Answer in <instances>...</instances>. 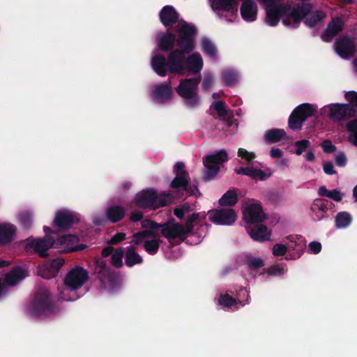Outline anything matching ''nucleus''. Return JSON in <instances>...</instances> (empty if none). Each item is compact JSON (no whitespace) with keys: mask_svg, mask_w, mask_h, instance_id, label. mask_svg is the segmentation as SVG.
<instances>
[{"mask_svg":"<svg viewBox=\"0 0 357 357\" xmlns=\"http://www.w3.org/2000/svg\"><path fill=\"white\" fill-rule=\"evenodd\" d=\"M176 29L178 38L176 41L179 50L172 52L167 61L161 54H156L151 60L153 69L162 77L165 76L167 71L174 74H183L188 70L196 74L203 68L204 61L199 53H192L187 59L183 55L195 47V28L185 22H179Z\"/></svg>","mask_w":357,"mask_h":357,"instance_id":"1","label":"nucleus"},{"mask_svg":"<svg viewBox=\"0 0 357 357\" xmlns=\"http://www.w3.org/2000/svg\"><path fill=\"white\" fill-rule=\"evenodd\" d=\"M123 250L119 248L115 250L112 255V264L116 267H120L123 264Z\"/></svg>","mask_w":357,"mask_h":357,"instance_id":"41","label":"nucleus"},{"mask_svg":"<svg viewBox=\"0 0 357 357\" xmlns=\"http://www.w3.org/2000/svg\"><path fill=\"white\" fill-rule=\"evenodd\" d=\"M126 234L124 233H118L111 238L108 241L111 244H116L125 239Z\"/></svg>","mask_w":357,"mask_h":357,"instance_id":"54","label":"nucleus"},{"mask_svg":"<svg viewBox=\"0 0 357 357\" xmlns=\"http://www.w3.org/2000/svg\"><path fill=\"white\" fill-rule=\"evenodd\" d=\"M227 154L224 150L204 157L203 163L205 167V178L206 179L213 178L220 171V165L227 161Z\"/></svg>","mask_w":357,"mask_h":357,"instance_id":"10","label":"nucleus"},{"mask_svg":"<svg viewBox=\"0 0 357 357\" xmlns=\"http://www.w3.org/2000/svg\"><path fill=\"white\" fill-rule=\"evenodd\" d=\"M321 147L325 153H333L336 150V147L330 140H325L321 143Z\"/></svg>","mask_w":357,"mask_h":357,"instance_id":"46","label":"nucleus"},{"mask_svg":"<svg viewBox=\"0 0 357 357\" xmlns=\"http://www.w3.org/2000/svg\"><path fill=\"white\" fill-rule=\"evenodd\" d=\"M17 227L15 225L3 222H0V245L12 242L16 236Z\"/></svg>","mask_w":357,"mask_h":357,"instance_id":"18","label":"nucleus"},{"mask_svg":"<svg viewBox=\"0 0 357 357\" xmlns=\"http://www.w3.org/2000/svg\"><path fill=\"white\" fill-rule=\"evenodd\" d=\"M199 84L197 79H189L183 80L177 87V93L185 100V104L189 107L198 105L199 98L196 93Z\"/></svg>","mask_w":357,"mask_h":357,"instance_id":"8","label":"nucleus"},{"mask_svg":"<svg viewBox=\"0 0 357 357\" xmlns=\"http://www.w3.org/2000/svg\"><path fill=\"white\" fill-rule=\"evenodd\" d=\"M259 2L266 5L265 11L266 12V8L269 6L279 7L281 6H290L289 4H275L278 0H258ZM266 17H265V20Z\"/></svg>","mask_w":357,"mask_h":357,"instance_id":"55","label":"nucleus"},{"mask_svg":"<svg viewBox=\"0 0 357 357\" xmlns=\"http://www.w3.org/2000/svg\"><path fill=\"white\" fill-rule=\"evenodd\" d=\"M310 4L298 6H269L266 8V23L268 26H275L280 20L283 25L289 28H296L302 19L308 26H314L321 22L326 14L321 10L311 12Z\"/></svg>","mask_w":357,"mask_h":357,"instance_id":"2","label":"nucleus"},{"mask_svg":"<svg viewBox=\"0 0 357 357\" xmlns=\"http://www.w3.org/2000/svg\"><path fill=\"white\" fill-rule=\"evenodd\" d=\"M321 245L319 242L312 241L309 244V250L312 254H317L321 251Z\"/></svg>","mask_w":357,"mask_h":357,"instance_id":"51","label":"nucleus"},{"mask_svg":"<svg viewBox=\"0 0 357 357\" xmlns=\"http://www.w3.org/2000/svg\"><path fill=\"white\" fill-rule=\"evenodd\" d=\"M52 247L55 248V241L50 238L47 236L44 238L32 240L28 244L29 249H33L43 257L47 256V251Z\"/></svg>","mask_w":357,"mask_h":357,"instance_id":"14","label":"nucleus"},{"mask_svg":"<svg viewBox=\"0 0 357 357\" xmlns=\"http://www.w3.org/2000/svg\"><path fill=\"white\" fill-rule=\"evenodd\" d=\"M303 122L304 121L300 116L292 112L289 119V126L291 129L299 130Z\"/></svg>","mask_w":357,"mask_h":357,"instance_id":"39","label":"nucleus"},{"mask_svg":"<svg viewBox=\"0 0 357 357\" xmlns=\"http://www.w3.org/2000/svg\"><path fill=\"white\" fill-rule=\"evenodd\" d=\"M328 197L333 199L335 202H340V200H342L343 197V193H342L340 191L337 190H333L332 191H330Z\"/></svg>","mask_w":357,"mask_h":357,"instance_id":"52","label":"nucleus"},{"mask_svg":"<svg viewBox=\"0 0 357 357\" xmlns=\"http://www.w3.org/2000/svg\"><path fill=\"white\" fill-rule=\"evenodd\" d=\"M337 54L343 59H349L354 53V42L348 38L338 40L335 44Z\"/></svg>","mask_w":357,"mask_h":357,"instance_id":"19","label":"nucleus"},{"mask_svg":"<svg viewBox=\"0 0 357 357\" xmlns=\"http://www.w3.org/2000/svg\"><path fill=\"white\" fill-rule=\"evenodd\" d=\"M202 51L208 56L215 58L217 55V49L214 43L208 38H204L201 41Z\"/></svg>","mask_w":357,"mask_h":357,"instance_id":"33","label":"nucleus"},{"mask_svg":"<svg viewBox=\"0 0 357 357\" xmlns=\"http://www.w3.org/2000/svg\"><path fill=\"white\" fill-rule=\"evenodd\" d=\"M51 270L50 263L47 262L42 266H39L38 274L42 277L43 273H48Z\"/></svg>","mask_w":357,"mask_h":357,"instance_id":"59","label":"nucleus"},{"mask_svg":"<svg viewBox=\"0 0 357 357\" xmlns=\"http://www.w3.org/2000/svg\"><path fill=\"white\" fill-rule=\"evenodd\" d=\"M324 171L326 174L332 175L335 173L333 165L331 162H327L324 165Z\"/></svg>","mask_w":357,"mask_h":357,"instance_id":"57","label":"nucleus"},{"mask_svg":"<svg viewBox=\"0 0 357 357\" xmlns=\"http://www.w3.org/2000/svg\"><path fill=\"white\" fill-rule=\"evenodd\" d=\"M238 156L241 158L247 163L246 167H240L236 169L235 172L238 174H244L250 176L252 179L266 180L270 177L272 172L270 169L266 168L262 169L258 166H261L260 163L253 161L255 158V154L253 152H249L243 149H239L238 151Z\"/></svg>","mask_w":357,"mask_h":357,"instance_id":"6","label":"nucleus"},{"mask_svg":"<svg viewBox=\"0 0 357 357\" xmlns=\"http://www.w3.org/2000/svg\"><path fill=\"white\" fill-rule=\"evenodd\" d=\"M212 107L217 112L219 116H224L226 114L225 105L222 101L215 102Z\"/></svg>","mask_w":357,"mask_h":357,"instance_id":"48","label":"nucleus"},{"mask_svg":"<svg viewBox=\"0 0 357 357\" xmlns=\"http://www.w3.org/2000/svg\"><path fill=\"white\" fill-rule=\"evenodd\" d=\"M346 128L348 132V142L357 146V118L349 121Z\"/></svg>","mask_w":357,"mask_h":357,"instance_id":"30","label":"nucleus"},{"mask_svg":"<svg viewBox=\"0 0 357 357\" xmlns=\"http://www.w3.org/2000/svg\"><path fill=\"white\" fill-rule=\"evenodd\" d=\"M206 216L205 212L193 213L188 217L185 225L170 222L163 225L161 232L163 236L169 241L172 239L183 241L192 231L194 222L205 219Z\"/></svg>","mask_w":357,"mask_h":357,"instance_id":"4","label":"nucleus"},{"mask_svg":"<svg viewBox=\"0 0 357 357\" xmlns=\"http://www.w3.org/2000/svg\"><path fill=\"white\" fill-rule=\"evenodd\" d=\"M322 112L332 120L339 121L346 117L352 116L355 111L351 105L335 103L324 106Z\"/></svg>","mask_w":357,"mask_h":357,"instance_id":"11","label":"nucleus"},{"mask_svg":"<svg viewBox=\"0 0 357 357\" xmlns=\"http://www.w3.org/2000/svg\"><path fill=\"white\" fill-rule=\"evenodd\" d=\"M218 302L219 305L224 307H232L237 305L235 300L232 299L229 295H220L218 298Z\"/></svg>","mask_w":357,"mask_h":357,"instance_id":"40","label":"nucleus"},{"mask_svg":"<svg viewBox=\"0 0 357 357\" xmlns=\"http://www.w3.org/2000/svg\"><path fill=\"white\" fill-rule=\"evenodd\" d=\"M238 193L236 190H229L227 191L219 199V204L221 206H234L237 203Z\"/></svg>","mask_w":357,"mask_h":357,"instance_id":"26","label":"nucleus"},{"mask_svg":"<svg viewBox=\"0 0 357 357\" xmlns=\"http://www.w3.org/2000/svg\"><path fill=\"white\" fill-rule=\"evenodd\" d=\"M174 42L175 37L173 34L160 35L158 38V45L163 51L172 49L174 46Z\"/></svg>","mask_w":357,"mask_h":357,"instance_id":"29","label":"nucleus"},{"mask_svg":"<svg viewBox=\"0 0 357 357\" xmlns=\"http://www.w3.org/2000/svg\"><path fill=\"white\" fill-rule=\"evenodd\" d=\"M242 212L243 220L249 224L263 222L266 215L260 204L255 200H245L243 203Z\"/></svg>","mask_w":357,"mask_h":357,"instance_id":"9","label":"nucleus"},{"mask_svg":"<svg viewBox=\"0 0 357 357\" xmlns=\"http://www.w3.org/2000/svg\"><path fill=\"white\" fill-rule=\"evenodd\" d=\"M174 171L176 177L172 182V187L174 188L187 189L188 173L184 169V164L182 162L176 163Z\"/></svg>","mask_w":357,"mask_h":357,"instance_id":"16","label":"nucleus"},{"mask_svg":"<svg viewBox=\"0 0 357 357\" xmlns=\"http://www.w3.org/2000/svg\"><path fill=\"white\" fill-rule=\"evenodd\" d=\"M18 220L24 227H28L31 223V214L29 211H23L19 214Z\"/></svg>","mask_w":357,"mask_h":357,"instance_id":"44","label":"nucleus"},{"mask_svg":"<svg viewBox=\"0 0 357 357\" xmlns=\"http://www.w3.org/2000/svg\"><path fill=\"white\" fill-rule=\"evenodd\" d=\"M192 211L190 206L188 204L182 205L174 209V215L179 219L183 218L188 213Z\"/></svg>","mask_w":357,"mask_h":357,"instance_id":"42","label":"nucleus"},{"mask_svg":"<svg viewBox=\"0 0 357 357\" xmlns=\"http://www.w3.org/2000/svg\"><path fill=\"white\" fill-rule=\"evenodd\" d=\"M113 252V248L112 247H107L102 250V255L103 257H107L109 255H112Z\"/></svg>","mask_w":357,"mask_h":357,"instance_id":"63","label":"nucleus"},{"mask_svg":"<svg viewBox=\"0 0 357 357\" xmlns=\"http://www.w3.org/2000/svg\"><path fill=\"white\" fill-rule=\"evenodd\" d=\"M88 279L86 270L76 267L70 270L65 276L63 283L58 287L60 299L72 301L77 299L76 291L79 289Z\"/></svg>","mask_w":357,"mask_h":357,"instance_id":"3","label":"nucleus"},{"mask_svg":"<svg viewBox=\"0 0 357 357\" xmlns=\"http://www.w3.org/2000/svg\"><path fill=\"white\" fill-rule=\"evenodd\" d=\"M287 245H285L281 243H276L273 247V255L276 257L284 256L287 252Z\"/></svg>","mask_w":357,"mask_h":357,"instance_id":"43","label":"nucleus"},{"mask_svg":"<svg viewBox=\"0 0 357 357\" xmlns=\"http://www.w3.org/2000/svg\"><path fill=\"white\" fill-rule=\"evenodd\" d=\"M336 164L340 167H344L347 164V157L344 152H340L336 155L335 158Z\"/></svg>","mask_w":357,"mask_h":357,"instance_id":"50","label":"nucleus"},{"mask_svg":"<svg viewBox=\"0 0 357 357\" xmlns=\"http://www.w3.org/2000/svg\"><path fill=\"white\" fill-rule=\"evenodd\" d=\"M222 79L227 85H232L238 79L237 74L232 70H227L222 74Z\"/></svg>","mask_w":357,"mask_h":357,"instance_id":"37","label":"nucleus"},{"mask_svg":"<svg viewBox=\"0 0 357 357\" xmlns=\"http://www.w3.org/2000/svg\"><path fill=\"white\" fill-rule=\"evenodd\" d=\"M77 220V217L73 212L68 210H62L56 213L54 225L60 229H66Z\"/></svg>","mask_w":357,"mask_h":357,"instance_id":"15","label":"nucleus"},{"mask_svg":"<svg viewBox=\"0 0 357 357\" xmlns=\"http://www.w3.org/2000/svg\"><path fill=\"white\" fill-rule=\"evenodd\" d=\"M288 240L287 246L289 249L298 251L305 247L306 241L301 236L291 235L288 237Z\"/></svg>","mask_w":357,"mask_h":357,"instance_id":"27","label":"nucleus"},{"mask_svg":"<svg viewBox=\"0 0 357 357\" xmlns=\"http://www.w3.org/2000/svg\"><path fill=\"white\" fill-rule=\"evenodd\" d=\"M314 206L317 207L318 213H320L319 215H317V220H320L322 218H324V213L326 212V206L322 202H318L314 204Z\"/></svg>","mask_w":357,"mask_h":357,"instance_id":"53","label":"nucleus"},{"mask_svg":"<svg viewBox=\"0 0 357 357\" xmlns=\"http://www.w3.org/2000/svg\"><path fill=\"white\" fill-rule=\"evenodd\" d=\"M330 191L326 189L325 186H321L318 190V194L319 196L328 197Z\"/></svg>","mask_w":357,"mask_h":357,"instance_id":"61","label":"nucleus"},{"mask_svg":"<svg viewBox=\"0 0 357 357\" xmlns=\"http://www.w3.org/2000/svg\"><path fill=\"white\" fill-rule=\"evenodd\" d=\"M124 215L125 211L120 206H111L107 210V218L112 222L121 220Z\"/></svg>","mask_w":357,"mask_h":357,"instance_id":"28","label":"nucleus"},{"mask_svg":"<svg viewBox=\"0 0 357 357\" xmlns=\"http://www.w3.org/2000/svg\"><path fill=\"white\" fill-rule=\"evenodd\" d=\"M78 241L75 235L63 236L55 241V248L63 253L84 249L85 246L79 245Z\"/></svg>","mask_w":357,"mask_h":357,"instance_id":"13","label":"nucleus"},{"mask_svg":"<svg viewBox=\"0 0 357 357\" xmlns=\"http://www.w3.org/2000/svg\"><path fill=\"white\" fill-rule=\"evenodd\" d=\"M343 22L340 18H335L328 24L326 31L322 36L325 41H328L332 37L337 34L342 28Z\"/></svg>","mask_w":357,"mask_h":357,"instance_id":"24","label":"nucleus"},{"mask_svg":"<svg viewBox=\"0 0 357 357\" xmlns=\"http://www.w3.org/2000/svg\"><path fill=\"white\" fill-rule=\"evenodd\" d=\"M240 12L242 18L248 22H252L257 20L258 7L255 2L252 0H246L242 3Z\"/></svg>","mask_w":357,"mask_h":357,"instance_id":"17","label":"nucleus"},{"mask_svg":"<svg viewBox=\"0 0 357 357\" xmlns=\"http://www.w3.org/2000/svg\"><path fill=\"white\" fill-rule=\"evenodd\" d=\"M142 261V258L140 255L137 254L133 248L128 247L126 250V262L128 266H132L137 264H140Z\"/></svg>","mask_w":357,"mask_h":357,"instance_id":"35","label":"nucleus"},{"mask_svg":"<svg viewBox=\"0 0 357 357\" xmlns=\"http://www.w3.org/2000/svg\"><path fill=\"white\" fill-rule=\"evenodd\" d=\"M28 276V271L25 267H17L13 269L6 276V282L8 285H15Z\"/></svg>","mask_w":357,"mask_h":357,"instance_id":"22","label":"nucleus"},{"mask_svg":"<svg viewBox=\"0 0 357 357\" xmlns=\"http://www.w3.org/2000/svg\"><path fill=\"white\" fill-rule=\"evenodd\" d=\"M307 151L305 154V159L307 160H308V161H310V162L314 161L315 157H314L313 151L311 149H310V148Z\"/></svg>","mask_w":357,"mask_h":357,"instance_id":"60","label":"nucleus"},{"mask_svg":"<svg viewBox=\"0 0 357 357\" xmlns=\"http://www.w3.org/2000/svg\"><path fill=\"white\" fill-rule=\"evenodd\" d=\"M162 23L165 26L173 24L178 18V15L174 8L169 6H165L160 13Z\"/></svg>","mask_w":357,"mask_h":357,"instance_id":"23","label":"nucleus"},{"mask_svg":"<svg viewBox=\"0 0 357 357\" xmlns=\"http://www.w3.org/2000/svg\"><path fill=\"white\" fill-rule=\"evenodd\" d=\"M353 196L355 198V201H357V185L354 187L353 190Z\"/></svg>","mask_w":357,"mask_h":357,"instance_id":"64","label":"nucleus"},{"mask_svg":"<svg viewBox=\"0 0 357 357\" xmlns=\"http://www.w3.org/2000/svg\"><path fill=\"white\" fill-rule=\"evenodd\" d=\"M285 131L282 129H272L265 132L266 140L270 142H277L285 136Z\"/></svg>","mask_w":357,"mask_h":357,"instance_id":"34","label":"nucleus"},{"mask_svg":"<svg viewBox=\"0 0 357 357\" xmlns=\"http://www.w3.org/2000/svg\"><path fill=\"white\" fill-rule=\"evenodd\" d=\"M47 305L44 302L36 301L33 303L31 306L30 311L31 313L35 316L38 317L42 313L46 314Z\"/></svg>","mask_w":357,"mask_h":357,"instance_id":"36","label":"nucleus"},{"mask_svg":"<svg viewBox=\"0 0 357 357\" xmlns=\"http://www.w3.org/2000/svg\"><path fill=\"white\" fill-rule=\"evenodd\" d=\"M352 220V216L349 213L340 212L335 218V227L337 229H344L351 224Z\"/></svg>","mask_w":357,"mask_h":357,"instance_id":"25","label":"nucleus"},{"mask_svg":"<svg viewBox=\"0 0 357 357\" xmlns=\"http://www.w3.org/2000/svg\"><path fill=\"white\" fill-rule=\"evenodd\" d=\"M172 196L170 195H157L153 190H143L135 198L136 204L142 208H157L170 204Z\"/></svg>","mask_w":357,"mask_h":357,"instance_id":"7","label":"nucleus"},{"mask_svg":"<svg viewBox=\"0 0 357 357\" xmlns=\"http://www.w3.org/2000/svg\"><path fill=\"white\" fill-rule=\"evenodd\" d=\"M314 111V109L312 105L305 103L297 107L293 112L305 121L307 117L313 114Z\"/></svg>","mask_w":357,"mask_h":357,"instance_id":"31","label":"nucleus"},{"mask_svg":"<svg viewBox=\"0 0 357 357\" xmlns=\"http://www.w3.org/2000/svg\"><path fill=\"white\" fill-rule=\"evenodd\" d=\"M142 227L146 229L133 235L132 242L135 244L144 243L146 251L154 255L160 245V236L156 232L159 226L151 220H144Z\"/></svg>","mask_w":357,"mask_h":357,"instance_id":"5","label":"nucleus"},{"mask_svg":"<svg viewBox=\"0 0 357 357\" xmlns=\"http://www.w3.org/2000/svg\"><path fill=\"white\" fill-rule=\"evenodd\" d=\"M294 146L296 148L295 153L300 155L310 148V142L307 139L299 140L295 142Z\"/></svg>","mask_w":357,"mask_h":357,"instance_id":"38","label":"nucleus"},{"mask_svg":"<svg viewBox=\"0 0 357 357\" xmlns=\"http://www.w3.org/2000/svg\"><path fill=\"white\" fill-rule=\"evenodd\" d=\"M213 82V77L210 75H206L204 77L202 86L204 90H208Z\"/></svg>","mask_w":357,"mask_h":357,"instance_id":"56","label":"nucleus"},{"mask_svg":"<svg viewBox=\"0 0 357 357\" xmlns=\"http://www.w3.org/2000/svg\"><path fill=\"white\" fill-rule=\"evenodd\" d=\"M286 271L287 270L284 267L275 265L268 268V273L271 275H280L284 274Z\"/></svg>","mask_w":357,"mask_h":357,"instance_id":"45","label":"nucleus"},{"mask_svg":"<svg viewBox=\"0 0 357 357\" xmlns=\"http://www.w3.org/2000/svg\"><path fill=\"white\" fill-rule=\"evenodd\" d=\"M345 98L351 103V106L357 107V93L354 91H349L345 93Z\"/></svg>","mask_w":357,"mask_h":357,"instance_id":"47","label":"nucleus"},{"mask_svg":"<svg viewBox=\"0 0 357 357\" xmlns=\"http://www.w3.org/2000/svg\"><path fill=\"white\" fill-rule=\"evenodd\" d=\"M249 234L250 237L256 241H268L271 236V231L263 225H257L252 227Z\"/></svg>","mask_w":357,"mask_h":357,"instance_id":"21","label":"nucleus"},{"mask_svg":"<svg viewBox=\"0 0 357 357\" xmlns=\"http://www.w3.org/2000/svg\"><path fill=\"white\" fill-rule=\"evenodd\" d=\"M51 270L48 273H43L42 277L44 278H50L54 277L64 264V260L62 258H56L51 261H49Z\"/></svg>","mask_w":357,"mask_h":357,"instance_id":"32","label":"nucleus"},{"mask_svg":"<svg viewBox=\"0 0 357 357\" xmlns=\"http://www.w3.org/2000/svg\"><path fill=\"white\" fill-rule=\"evenodd\" d=\"M271 157L273 158H280L282 156V152L280 149L273 148L271 150Z\"/></svg>","mask_w":357,"mask_h":357,"instance_id":"58","label":"nucleus"},{"mask_svg":"<svg viewBox=\"0 0 357 357\" xmlns=\"http://www.w3.org/2000/svg\"><path fill=\"white\" fill-rule=\"evenodd\" d=\"M248 263L249 266L253 268H259L264 266L263 261L259 258H250Z\"/></svg>","mask_w":357,"mask_h":357,"instance_id":"49","label":"nucleus"},{"mask_svg":"<svg viewBox=\"0 0 357 357\" xmlns=\"http://www.w3.org/2000/svg\"><path fill=\"white\" fill-rule=\"evenodd\" d=\"M207 215L210 221L220 225H231L237 219V214L232 208L211 210Z\"/></svg>","mask_w":357,"mask_h":357,"instance_id":"12","label":"nucleus"},{"mask_svg":"<svg viewBox=\"0 0 357 357\" xmlns=\"http://www.w3.org/2000/svg\"><path fill=\"white\" fill-rule=\"evenodd\" d=\"M172 96V89L167 84H162L155 86L152 93V97L157 102H164L170 99Z\"/></svg>","mask_w":357,"mask_h":357,"instance_id":"20","label":"nucleus"},{"mask_svg":"<svg viewBox=\"0 0 357 357\" xmlns=\"http://www.w3.org/2000/svg\"><path fill=\"white\" fill-rule=\"evenodd\" d=\"M142 218V214L141 212H134L131 214L130 219L132 221H137L139 220Z\"/></svg>","mask_w":357,"mask_h":357,"instance_id":"62","label":"nucleus"}]
</instances>
